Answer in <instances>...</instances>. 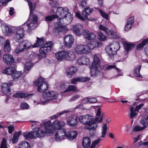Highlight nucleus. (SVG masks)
Wrapping results in <instances>:
<instances>
[{
    "instance_id": "nucleus-1",
    "label": "nucleus",
    "mask_w": 148,
    "mask_h": 148,
    "mask_svg": "<svg viewBox=\"0 0 148 148\" xmlns=\"http://www.w3.org/2000/svg\"><path fill=\"white\" fill-rule=\"evenodd\" d=\"M103 119V114L101 113V108H99L96 114V117L94 119V117L89 114L81 116L79 121L86 125V130H94L97 127V123L101 122Z\"/></svg>"
},
{
    "instance_id": "nucleus-2",
    "label": "nucleus",
    "mask_w": 148,
    "mask_h": 148,
    "mask_svg": "<svg viewBox=\"0 0 148 148\" xmlns=\"http://www.w3.org/2000/svg\"><path fill=\"white\" fill-rule=\"evenodd\" d=\"M55 15L58 18V22L61 24L67 25L71 22L72 20V15L69 12V9L66 7L58 8Z\"/></svg>"
},
{
    "instance_id": "nucleus-3",
    "label": "nucleus",
    "mask_w": 148,
    "mask_h": 148,
    "mask_svg": "<svg viewBox=\"0 0 148 148\" xmlns=\"http://www.w3.org/2000/svg\"><path fill=\"white\" fill-rule=\"evenodd\" d=\"M28 2L30 10V13L27 26L28 27V32H30L38 27V19L37 16L35 14H33L35 8L36 4L34 3L32 4L30 1H28Z\"/></svg>"
},
{
    "instance_id": "nucleus-4",
    "label": "nucleus",
    "mask_w": 148,
    "mask_h": 148,
    "mask_svg": "<svg viewBox=\"0 0 148 148\" xmlns=\"http://www.w3.org/2000/svg\"><path fill=\"white\" fill-rule=\"evenodd\" d=\"M75 53L71 50H64L59 51L56 54V56L58 61H61L64 59L73 61L75 58Z\"/></svg>"
},
{
    "instance_id": "nucleus-5",
    "label": "nucleus",
    "mask_w": 148,
    "mask_h": 148,
    "mask_svg": "<svg viewBox=\"0 0 148 148\" xmlns=\"http://www.w3.org/2000/svg\"><path fill=\"white\" fill-rule=\"evenodd\" d=\"M120 47L119 42L116 41H114L106 47V53L112 59L113 58V55L116 53Z\"/></svg>"
},
{
    "instance_id": "nucleus-6",
    "label": "nucleus",
    "mask_w": 148,
    "mask_h": 148,
    "mask_svg": "<svg viewBox=\"0 0 148 148\" xmlns=\"http://www.w3.org/2000/svg\"><path fill=\"white\" fill-rule=\"evenodd\" d=\"M24 26V25H22L15 28L13 38L16 42H21L24 37L25 31Z\"/></svg>"
},
{
    "instance_id": "nucleus-7",
    "label": "nucleus",
    "mask_w": 148,
    "mask_h": 148,
    "mask_svg": "<svg viewBox=\"0 0 148 148\" xmlns=\"http://www.w3.org/2000/svg\"><path fill=\"white\" fill-rule=\"evenodd\" d=\"M93 10L92 9L86 6L82 11V16L78 12L76 13V16L77 17L82 21H85V19L89 21H92L93 20V18H89L88 16L92 12Z\"/></svg>"
},
{
    "instance_id": "nucleus-8",
    "label": "nucleus",
    "mask_w": 148,
    "mask_h": 148,
    "mask_svg": "<svg viewBox=\"0 0 148 148\" xmlns=\"http://www.w3.org/2000/svg\"><path fill=\"white\" fill-rule=\"evenodd\" d=\"M49 124V123H48V124H47L46 122L44 123L45 131L40 128L36 129L35 131H34V133H35L37 137L42 138L45 136L47 133H48L50 135V134L54 133V130L51 129L50 130L48 129V127H50Z\"/></svg>"
},
{
    "instance_id": "nucleus-9",
    "label": "nucleus",
    "mask_w": 148,
    "mask_h": 148,
    "mask_svg": "<svg viewBox=\"0 0 148 148\" xmlns=\"http://www.w3.org/2000/svg\"><path fill=\"white\" fill-rule=\"evenodd\" d=\"M58 95V93L54 91L43 92V98L41 100V103L45 104L50 100L56 99Z\"/></svg>"
},
{
    "instance_id": "nucleus-10",
    "label": "nucleus",
    "mask_w": 148,
    "mask_h": 148,
    "mask_svg": "<svg viewBox=\"0 0 148 148\" xmlns=\"http://www.w3.org/2000/svg\"><path fill=\"white\" fill-rule=\"evenodd\" d=\"M35 85L37 86V90L40 92H43L46 90L48 88V85L47 82L44 81V79L40 77L35 81L34 83Z\"/></svg>"
},
{
    "instance_id": "nucleus-11",
    "label": "nucleus",
    "mask_w": 148,
    "mask_h": 148,
    "mask_svg": "<svg viewBox=\"0 0 148 148\" xmlns=\"http://www.w3.org/2000/svg\"><path fill=\"white\" fill-rule=\"evenodd\" d=\"M53 45L52 42H49L45 43L39 50L40 53L38 54L39 58L45 57L46 53L50 51Z\"/></svg>"
},
{
    "instance_id": "nucleus-12",
    "label": "nucleus",
    "mask_w": 148,
    "mask_h": 148,
    "mask_svg": "<svg viewBox=\"0 0 148 148\" xmlns=\"http://www.w3.org/2000/svg\"><path fill=\"white\" fill-rule=\"evenodd\" d=\"M89 49L87 45L77 44L76 45L75 51L77 54L83 55L89 53Z\"/></svg>"
},
{
    "instance_id": "nucleus-13",
    "label": "nucleus",
    "mask_w": 148,
    "mask_h": 148,
    "mask_svg": "<svg viewBox=\"0 0 148 148\" xmlns=\"http://www.w3.org/2000/svg\"><path fill=\"white\" fill-rule=\"evenodd\" d=\"M46 124H48V123H49V127H48V129L50 130V129L51 130H55L53 129L54 128L56 129L60 130V129L62 127L64 126L65 124V123L62 121H59L56 120L53 122V123L51 124V122L50 121H49L47 122H46Z\"/></svg>"
},
{
    "instance_id": "nucleus-14",
    "label": "nucleus",
    "mask_w": 148,
    "mask_h": 148,
    "mask_svg": "<svg viewBox=\"0 0 148 148\" xmlns=\"http://www.w3.org/2000/svg\"><path fill=\"white\" fill-rule=\"evenodd\" d=\"M23 44L22 46H21V45L20 44L17 47L15 50L16 53H18L26 50L32 46L31 43L27 40L23 41Z\"/></svg>"
},
{
    "instance_id": "nucleus-15",
    "label": "nucleus",
    "mask_w": 148,
    "mask_h": 148,
    "mask_svg": "<svg viewBox=\"0 0 148 148\" xmlns=\"http://www.w3.org/2000/svg\"><path fill=\"white\" fill-rule=\"evenodd\" d=\"M64 44L65 47L69 49L72 46L74 42L73 36L71 34H68L64 38Z\"/></svg>"
},
{
    "instance_id": "nucleus-16",
    "label": "nucleus",
    "mask_w": 148,
    "mask_h": 148,
    "mask_svg": "<svg viewBox=\"0 0 148 148\" xmlns=\"http://www.w3.org/2000/svg\"><path fill=\"white\" fill-rule=\"evenodd\" d=\"M65 129L59 130L55 134L56 140L59 141L64 139L66 138Z\"/></svg>"
},
{
    "instance_id": "nucleus-17",
    "label": "nucleus",
    "mask_w": 148,
    "mask_h": 148,
    "mask_svg": "<svg viewBox=\"0 0 148 148\" xmlns=\"http://www.w3.org/2000/svg\"><path fill=\"white\" fill-rule=\"evenodd\" d=\"M82 34L84 38L88 40H94L96 37V35L94 33L90 32L87 30H83L82 32Z\"/></svg>"
},
{
    "instance_id": "nucleus-18",
    "label": "nucleus",
    "mask_w": 148,
    "mask_h": 148,
    "mask_svg": "<svg viewBox=\"0 0 148 148\" xmlns=\"http://www.w3.org/2000/svg\"><path fill=\"white\" fill-rule=\"evenodd\" d=\"M77 116L76 114L71 115L67 119V123L71 126H75L77 122Z\"/></svg>"
},
{
    "instance_id": "nucleus-19",
    "label": "nucleus",
    "mask_w": 148,
    "mask_h": 148,
    "mask_svg": "<svg viewBox=\"0 0 148 148\" xmlns=\"http://www.w3.org/2000/svg\"><path fill=\"white\" fill-rule=\"evenodd\" d=\"M54 24L55 26L53 30L58 33L61 32L65 33L68 31L67 28L66 26H62L57 22L55 23Z\"/></svg>"
},
{
    "instance_id": "nucleus-20",
    "label": "nucleus",
    "mask_w": 148,
    "mask_h": 148,
    "mask_svg": "<svg viewBox=\"0 0 148 148\" xmlns=\"http://www.w3.org/2000/svg\"><path fill=\"white\" fill-rule=\"evenodd\" d=\"M147 44H148V38L143 40L140 43L138 44L137 46V49L138 50H141ZM144 51L146 55L148 57V45L145 48Z\"/></svg>"
},
{
    "instance_id": "nucleus-21",
    "label": "nucleus",
    "mask_w": 148,
    "mask_h": 148,
    "mask_svg": "<svg viewBox=\"0 0 148 148\" xmlns=\"http://www.w3.org/2000/svg\"><path fill=\"white\" fill-rule=\"evenodd\" d=\"M87 45L89 48V53L91 49H93L97 47H100L102 45L101 42L98 41H92L89 43Z\"/></svg>"
},
{
    "instance_id": "nucleus-22",
    "label": "nucleus",
    "mask_w": 148,
    "mask_h": 148,
    "mask_svg": "<svg viewBox=\"0 0 148 148\" xmlns=\"http://www.w3.org/2000/svg\"><path fill=\"white\" fill-rule=\"evenodd\" d=\"M3 59L4 62L6 64H10L14 61L13 56L11 54H6L4 55Z\"/></svg>"
},
{
    "instance_id": "nucleus-23",
    "label": "nucleus",
    "mask_w": 148,
    "mask_h": 148,
    "mask_svg": "<svg viewBox=\"0 0 148 148\" xmlns=\"http://www.w3.org/2000/svg\"><path fill=\"white\" fill-rule=\"evenodd\" d=\"M145 118L142 119L140 121V123L142 125L143 127H142L137 125L135 126L133 129L134 132H137L142 130L146 127L147 124L146 122Z\"/></svg>"
},
{
    "instance_id": "nucleus-24",
    "label": "nucleus",
    "mask_w": 148,
    "mask_h": 148,
    "mask_svg": "<svg viewBox=\"0 0 148 148\" xmlns=\"http://www.w3.org/2000/svg\"><path fill=\"white\" fill-rule=\"evenodd\" d=\"M82 26L80 24H78L76 25H73L71 29V30L73 33L77 36H80L81 35V29Z\"/></svg>"
},
{
    "instance_id": "nucleus-25",
    "label": "nucleus",
    "mask_w": 148,
    "mask_h": 148,
    "mask_svg": "<svg viewBox=\"0 0 148 148\" xmlns=\"http://www.w3.org/2000/svg\"><path fill=\"white\" fill-rule=\"evenodd\" d=\"M94 60L92 66L93 67H100V55L98 54H95L93 56Z\"/></svg>"
},
{
    "instance_id": "nucleus-26",
    "label": "nucleus",
    "mask_w": 148,
    "mask_h": 148,
    "mask_svg": "<svg viewBox=\"0 0 148 148\" xmlns=\"http://www.w3.org/2000/svg\"><path fill=\"white\" fill-rule=\"evenodd\" d=\"M106 33L108 37L110 38L117 39L120 37L119 34L113 30L108 29Z\"/></svg>"
},
{
    "instance_id": "nucleus-27",
    "label": "nucleus",
    "mask_w": 148,
    "mask_h": 148,
    "mask_svg": "<svg viewBox=\"0 0 148 148\" xmlns=\"http://www.w3.org/2000/svg\"><path fill=\"white\" fill-rule=\"evenodd\" d=\"M89 79V78L87 77H77L72 79L71 81V84H74L78 82H84L88 81Z\"/></svg>"
},
{
    "instance_id": "nucleus-28",
    "label": "nucleus",
    "mask_w": 148,
    "mask_h": 148,
    "mask_svg": "<svg viewBox=\"0 0 148 148\" xmlns=\"http://www.w3.org/2000/svg\"><path fill=\"white\" fill-rule=\"evenodd\" d=\"M13 82H10L9 84L6 83H3L1 85V90L4 93H8L10 91V89L9 87L12 85Z\"/></svg>"
},
{
    "instance_id": "nucleus-29",
    "label": "nucleus",
    "mask_w": 148,
    "mask_h": 148,
    "mask_svg": "<svg viewBox=\"0 0 148 148\" xmlns=\"http://www.w3.org/2000/svg\"><path fill=\"white\" fill-rule=\"evenodd\" d=\"M77 69L75 66H71L67 69V75L69 77H71L77 71Z\"/></svg>"
},
{
    "instance_id": "nucleus-30",
    "label": "nucleus",
    "mask_w": 148,
    "mask_h": 148,
    "mask_svg": "<svg viewBox=\"0 0 148 148\" xmlns=\"http://www.w3.org/2000/svg\"><path fill=\"white\" fill-rule=\"evenodd\" d=\"M77 135V132L75 131H71L66 133V138L70 140L75 138Z\"/></svg>"
},
{
    "instance_id": "nucleus-31",
    "label": "nucleus",
    "mask_w": 148,
    "mask_h": 148,
    "mask_svg": "<svg viewBox=\"0 0 148 148\" xmlns=\"http://www.w3.org/2000/svg\"><path fill=\"white\" fill-rule=\"evenodd\" d=\"M90 139L88 137H84L83 140L82 144L85 148H88L90 145L91 144Z\"/></svg>"
},
{
    "instance_id": "nucleus-32",
    "label": "nucleus",
    "mask_w": 148,
    "mask_h": 148,
    "mask_svg": "<svg viewBox=\"0 0 148 148\" xmlns=\"http://www.w3.org/2000/svg\"><path fill=\"white\" fill-rule=\"evenodd\" d=\"M24 137L27 139H34L36 138L34 131L30 132H26L23 133Z\"/></svg>"
},
{
    "instance_id": "nucleus-33",
    "label": "nucleus",
    "mask_w": 148,
    "mask_h": 148,
    "mask_svg": "<svg viewBox=\"0 0 148 148\" xmlns=\"http://www.w3.org/2000/svg\"><path fill=\"white\" fill-rule=\"evenodd\" d=\"M125 49L127 51H129L135 47L134 44L130 43L127 42H125L123 43Z\"/></svg>"
},
{
    "instance_id": "nucleus-34",
    "label": "nucleus",
    "mask_w": 148,
    "mask_h": 148,
    "mask_svg": "<svg viewBox=\"0 0 148 148\" xmlns=\"http://www.w3.org/2000/svg\"><path fill=\"white\" fill-rule=\"evenodd\" d=\"M14 69V68L12 66L7 67L3 70L2 73L7 75H12Z\"/></svg>"
},
{
    "instance_id": "nucleus-35",
    "label": "nucleus",
    "mask_w": 148,
    "mask_h": 148,
    "mask_svg": "<svg viewBox=\"0 0 148 148\" xmlns=\"http://www.w3.org/2000/svg\"><path fill=\"white\" fill-rule=\"evenodd\" d=\"M32 95V94H27L24 93H16L13 95L14 97H18L22 98L24 97L25 98L28 99L29 97L30 96Z\"/></svg>"
},
{
    "instance_id": "nucleus-36",
    "label": "nucleus",
    "mask_w": 148,
    "mask_h": 148,
    "mask_svg": "<svg viewBox=\"0 0 148 148\" xmlns=\"http://www.w3.org/2000/svg\"><path fill=\"white\" fill-rule=\"evenodd\" d=\"M141 65H138L136 66L134 71V74L135 76L141 77L142 76L140 74V71L141 69Z\"/></svg>"
},
{
    "instance_id": "nucleus-37",
    "label": "nucleus",
    "mask_w": 148,
    "mask_h": 148,
    "mask_svg": "<svg viewBox=\"0 0 148 148\" xmlns=\"http://www.w3.org/2000/svg\"><path fill=\"white\" fill-rule=\"evenodd\" d=\"M37 40L36 43L33 45L32 47L33 48L38 47L42 45L44 43V40L43 38H39L37 37Z\"/></svg>"
},
{
    "instance_id": "nucleus-38",
    "label": "nucleus",
    "mask_w": 148,
    "mask_h": 148,
    "mask_svg": "<svg viewBox=\"0 0 148 148\" xmlns=\"http://www.w3.org/2000/svg\"><path fill=\"white\" fill-rule=\"evenodd\" d=\"M4 50L5 52H9L11 49L10 42L8 39L5 42L4 45Z\"/></svg>"
},
{
    "instance_id": "nucleus-39",
    "label": "nucleus",
    "mask_w": 148,
    "mask_h": 148,
    "mask_svg": "<svg viewBox=\"0 0 148 148\" xmlns=\"http://www.w3.org/2000/svg\"><path fill=\"white\" fill-rule=\"evenodd\" d=\"M22 73L21 71H16L14 69V71L13 72L11 76L14 79H16L21 77Z\"/></svg>"
},
{
    "instance_id": "nucleus-40",
    "label": "nucleus",
    "mask_w": 148,
    "mask_h": 148,
    "mask_svg": "<svg viewBox=\"0 0 148 148\" xmlns=\"http://www.w3.org/2000/svg\"><path fill=\"white\" fill-rule=\"evenodd\" d=\"M107 127L106 123H104L102 126V129L101 133V137L103 138L105 137L107 132Z\"/></svg>"
},
{
    "instance_id": "nucleus-41",
    "label": "nucleus",
    "mask_w": 148,
    "mask_h": 148,
    "mask_svg": "<svg viewBox=\"0 0 148 148\" xmlns=\"http://www.w3.org/2000/svg\"><path fill=\"white\" fill-rule=\"evenodd\" d=\"M21 132L20 131L15 133L13 138L12 140V142L13 143H15L17 142L18 139V137L21 134Z\"/></svg>"
},
{
    "instance_id": "nucleus-42",
    "label": "nucleus",
    "mask_w": 148,
    "mask_h": 148,
    "mask_svg": "<svg viewBox=\"0 0 148 148\" xmlns=\"http://www.w3.org/2000/svg\"><path fill=\"white\" fill-rule=\"evenodd\" d=\"M112 69H115L119 73L118 74V76H120L122 75V74L120 73V70L118 68L116 67L115 65H110L108 66V67L106 68V70H109Z\"/></svg>"
},
{
    "instance_id": "nucleus-43",
    "label": "nucleus",
    "mask_w": 148,
    "mask_h": 148,
    "mask_svg": "<svg viewBox=\"0 0 148 148\" xmlns=\"http://www.w3.org/2000/svg\"><path fill=\"white\" fill-rule=\"evenodd\" d=\"M99 67H93L91 65L90 69V74L92 76H95L98 72V69Z\"/></svg>"
},
{
    "instance_id": "nucleus-44",
    "label": "nucleus",
    "mask_w": 148,
    "mask_h": 148,
    "mask_svg": "<svg viewBox=\"0 0 148 148\" xmlns=\"http://www.w3.org/2000/svg\"><path fill=\"white\" fill-rule=\"evenodd\" d=\"M3 31L5 35L8 36L11 33V30L9 27L8 26L5 25L3 27Z\"/></svg>"
},
{
    "instance_id": "nucleus-45",
    "label": "nucleus",
    "mask_w": 148,
    "mask_h": 148,
    "mask_svg": "<svg viewBox=\"0 0 148 148\" xmlns=\"http://www.w3.org/2000/svg\"><path fill=\"white\" fill-rule=\"evenodd\" d=\"M136 111L134 109V108L130 107V117L131 119L136 116L137 113Z\"/></svg>"
},
{
    "instance_id": "nucleus-46",
    "label": "nucleus",
    "mask_w": 148,
    "mask_h": 148,
    "mask_svg": "<svg viewBox=\"0 0 148 148\" xmlns=\"http://www.w3.org/2000/svg\"><path fill=\"white\" fill-rule=\"evenodd\" d=\"M33 66L32 62L30 61L27 62L25 65V69L26 71H29V69Z\"/></svg>"
},
{
    "instance_id": "nucleus-47",
    "label": "nucleus",
    "mask_w": 148,
    "mask_h": 148,
    "mask_svg": "<svg viewBox=\"0 0 148 148\" xmlns=\"http://www.w3.org/2000/svg\"><path fill=\"white\" fill-rule=\"evenodd\" d=\"M19 148H30V146L28 143L23 141L21 143L19 144Z\"/></svg>"
},
{
    "instance_id": "nucleus-48",
    "label": "nucleus",
    "mask_w": 148,
    "mask_h": 148,
    "mask_svg": "<svg viewBox=\"0 0 148 148\" xmlns=\"http://www.w3.org/2000/svg\"><path fill=\"white\" fill-rule=\"evenodd\" d=\"M69 112V111H68L64 110L63 111H62L61 112H58L56 114L52 116H51V119H53L56 118L60 116L61 115L63 114L64 113H66L67 112Z\"/></svg>"
},
{
    "instance_id": "nucleus-49",
    "label": "nucleus",
    "mask_w": 148,
    "mask_h": 148,
    "mask_svg": "<svg viewBox=\"0 0 148 148\" xmlns=\"http://www.w3.org/2000/svg\"><path fill=\"white\" fill-rule=\"evenodd\" d=\"M77 90V88L74 86L73 85H71L69 86L67 89L63 92H66L71 91H76Z\"/></svg>"
},
{
    "instance_id": "nucleus-50",
    "label": "nucleus",
    "mask_w": 148,
    "mask_h": 148,
    "mask_svg": "<svg viewBox=\"0 0 148 148\" xmlns=\"http://www.w3.org/2000/svg\"><path fill=\"white\" fill-rule=\"evenodd\" d=\"M56 18V17L55 15H51L48 16L46 17L45 18V20L47 23H48L51 21Z\"/></svg>"
},
{
    "instance_id": "nucleus-51",
    "label": "nucleus",
    "mask_w": 148,
    "mask_h": 148,
    "mask_svg": "<svg viewBox=\"0 0 148 148\" xmlns=\"http://www.w3.org/2000/svg\"><path fill=\"white\" fill-rule=\"evenodd\" d=\"M82 65H87L89 63V59L86 56L82 57Z\"/></svg>"
},
{
    "instance_id": "nucleus-52",
    "label": "nucleus",
    "mask_w": 148,
    "mask_h": 148,
    "mask_svg": "<svg viewBox=\"0 0 148 148\" xmlns=\"http://www.w3.org/2000/svg\"><path fill=\"white\" fill-rule=\"evenodd\" d=\"M99 39L101 41H105L106 39V36L101 32H98Z\"/></svg>"
},
{
    "instance_id": "nucleus-53",
    "label": "nucleus",
    "mask_w": 148,
    "mask_h": 148,
    "mask_svg": "<svg viewBox=\"0 0 148 148\" xmlns=\"http://www.w3.org/2000/svg\"><path fill=\"white\" fill-rule=\"evenodd\" d=\"M99 11L101 16L103 18L106 19H109V15L105 12L103 11L102 10H99Z\"/></svg>"
},
{
    "instance_id": "nucleus-54",
    "label": "nucleus",
    "mask_w": 148,
    "mask_h": 148,
    "mask_svg": "<svg viewBox=\"0 0 148 148\" xmlns=\"http://www.w3.org/2000/svg\"><path fill=\"white\" fill-rule=\"evenodd\" d=\"M101 140H102L101 139L98 138L94 141L92 143L90 148H95L96 145H97Z\"/></svg>"
},
{
    "instance_id": "nucleus-55",
    "label": "nucleus",
    "mask_w": 148,
    "mask_h": 148,
    "mask_svg": "<svg viewBox=\"0 0 148 148\" xmlns=\"http://www.w3.org/2000/svg\"><path fill=\"white\" fill-rule=\"evenodd\" d=\"M80 97V95L79 94H76L71 97L69 99L70 101H75L78 98H79Z\"/></svg>"
},
{
    "instance_id": "nucleus-56",
    "label": "nucleus",
    "mask_w": 148,
    "mask_h": 148,
    "mask_svg": "<svg viewBox=\"0 0 148 148\" xmlns=\"http://www.w3.org/2000/svg\"><path fill=\"white\" fill-rule=\"evenodd\" d=\"M6 140L5 138H3L2 140L0 148H7L6 146Z\"/></svg>"
},
{
    "instance_id": "nucleus-57",
    "label": "nucleus",
    "mask_w": 148,
    "mask_h": 148,
    "mask_svg": "<svg viewBox=\"0 0 148 148\" xmlns=\"http://www.w3.org/2000/svg\"><path fill=\"white\" fill-rule=\"evenodd\" d=\"M36 53L34 52H31L29 54V59L31 60L34 59L36 58Z\"/></svg>"
},
{
    "instance_id": "nucleus-58",
    "label": "nucleus",
    "mask_w": 148,
    "mask_h": 148,
    "mask_svg": "<svg viewBox=\"0 0 148 148\" xmlns=\"http://www.w3.org/2000/svg\"><path fill=\"white\" fill-rule=\"evenodd\" d=\"M21 107L23 110L26 109L28 108L29 106L27 103H23L21 104Z\"/></svg>"
},
{
    "instance_id": "nucleus-59",
    "label": "nucleus",
    "mask_w": 148,
    "mask_h": 148,
    "mask_svg": "<svg viewBox=\"0 0 148 148\" xmlns=\"http://www.w3.org/2000/svg\"><path fill=\"white\" fill-rule=\"evenodd\" d=\"M134 21V18L133 17H132L128 18L127 20V23H129L130 24L133 25Z\"/></svg>"
},
{
    "instance_id": "nucleus-60",
    "label": "nucleus",
    "mask_w": 148,
    "mask_h": 148,
    "mask_svg": "<svg viewBox=\"0 0 148 148\" xmlns=\"http://www.w3.org/2000/svg\"><path fill=\"white\" fill-rule=\"evenodd\" d=\"M86 0H82L80 3V7L83 8L86 5Z\"/></svg>"
},
{
    "instance_id": "nucleus-61",
    "label": "nucleus",
    "mask_w": 148,
    "mask_h": 148,
    "mask_svg": "<svg viewBox=\"0 0 148 148\" xmlns=\"http://www.w3.org/2000/svg\"><path fill=\"white\" fill-rule=\"evenodd\" d=\"M100 29L102 30L105 32L106 33L108 29L107 28L105 27L104 25H100L99 27Z\"/></svg>"
},
{
    "instance_id": "nucleus-62",
    "label": "nucleus",
    "mask_w": 148,
    "mask_h": 148,
    "mask_svg": "<svg viewBox=\"0 0 148 148\" xmlns=\"http://www.w3.org/2000/svg\"><path fill=\"white\" fill-rule=\"evenodd\" d=\"M60 89L61 91L62 92H63V91H64L65 90L67 89V87L64 84H62L60 85Z\"/></svg>"
},
{
    "instance_id": "nucleus-63",
    "label": "nucleus",
    "mask_w": 148,
    "mask_h": 148,
    "mask_svg": "<svg viewBox=\"0 0 148 148\" xmlns=\"http://www.w3.org/2000/svg\"><path fill=\"white\" fill-rule=\"evenodd\" d=\"M133 25L132 24H130L129 23H127L126 25L124 30L125 31H128L131 28V27Z\"/></svg>"
},
{
    "instance_id": "nucleus-64",
    "label": "nucleus",
    "mask_w": 148,
    "mask_h": 148,
    "mask_svg": "<svg viewBox=\"0 0 148 148\" xmlns=\"http://www.w3.org/2000/svg\"><path fill=\"white\" fill-rule=\"evenodd\" d=\"M8 132L10 134H11L12 133L13 131L14 130V127L11 125L8 126Z\"/></svg>"
}]
</instances>
